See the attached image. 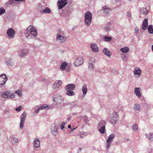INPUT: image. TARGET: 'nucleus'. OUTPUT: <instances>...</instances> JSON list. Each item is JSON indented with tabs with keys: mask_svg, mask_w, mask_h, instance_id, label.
I'll return each instance as SVG.
<instances>
[{
	"mask_svg": "<svg viewBox=\"0 0 153 153\" xmlns=\"http://www.w3.org/2000/svg\"><path fill=\"white\" fill-rule=\"evenodd\" d=\"M25 34L27 38L30 39L35 37L37 35L36 29L34 26L29 25L27 28Z\"/></svg>",
	"mask_w": 153,
	"mask_h": 153,
	"instance_id": "nucleus-1",
	"label": "nucleus"
},
{
	"mask_svg": "<svg viewBox=\"0 0 153 153\" xmlns=\"http://www.w3.org/2000/svg\"><path fill=\"white\" fill-rule=\"evenodd\" d=\"M92 14L89 11L85 13V23L86 25H89L91 23Z\"/></svg>",
	"mask_w": 153,
	"mask_h": 153,
	"instance_id": "nucleus-2",
	"label": "nucleus"
},
{
	"mask_svg": "<svg viewBox=\"0 0 153 153\" xmlns=\"http://www.w3.org/2000/svg\"><path fill=\"white\" fill-rule=\"evenodd\" d=\"M53 99V101L56 102L57 104L62 103L64 100V98L62 96L57 95H54Z\"/></svg>",
	"mask_w": 153,
	"mask_h": 153,
	"instance_id": "nucleus-3",
	"label": "nucleus"
},
{
	"mask_svg": "<svg viewBox=\"0 0 153 153\" xmlns=\"http://www.w3.org/2000/svg\"><path fill=\"white\" fill-rule=\"evenodd\" d=\"M2 96L5 98H13L15 96V93H12L9 91H6L2 94Z\"/></svg>",
	"mask_w": 153,
	"mask_h": 153,
	"instance_id": "nucleus-4",
	"label": "nucleus"
},
{
	"mask_svg": "<svg viewBox=\"0 0 153 153\" xmlns=\"http://www.w3.org/2000/svg\"><path fill=\"white\" fill-rule=\"evenodd\" d=\"M8 80L7 76L4 74L0 75V87H2Z\"/></svg>",
	"mask_w": 153,
	"mask_h": 153,
	"instance_id": "nucleus-5",
	"label": "nucleus"
},
{
	"mask_svg": "<svg viewBox=\"0 0 153 153\" xmlns=\"http://www.w3.org/2000/svg\"><path fill=\"white\" fill-rule=\"evenodd\" d=\"M66 37L57 33L56 36V40L59 43H63L65 42Z\"/></svg>",
	"mask_w": 153,
	"mask_h": 153,
	"instance_id": "nucleus-6",
	"label": "nucleus"
},
{
	"mask_svg": "<svg viewBox=\"0 0 153 153\" xmlns=\"http://www.w3.org/2000/svg\"><path fill=\"white\" fill-rule=\"evenodd\" d=\"M67 0H59L57 4L59 9H62L67 4Z\"/></svg>",
	"mask_w": 153,
	"mask_h": 153,
	"instance_id": "nucleus-7",
	"label": "nucleus"
},
{
	"mask_svg": "<svg viewBox=\"0 0 153 153\" xmlns=\"http://www.w3.org/2000/svg\"><path fill=\"white\" fill-rule=\"evenodd\" d=\"M118 114L116 112H114L111 115V117L112 118L111 120V123L113 124L116 123L118 121Z\"/></svg>",
	"mask_w": 153,
	"mask_h": 153,
	"instance_id": "nucleus-8",
	"label": "nucleus"
},
{
	"mask_svg": "<svg viewBox=\"0 0 153 153\" xmlns=\"http://www.w3.org/2000/svg\"><path fill=\"white\" fill-rule=\"evenodd\" d=\"M28 53V50L27 49H23L20 50L18 52V54L21 57L25 56L27 55Z\"/></svg>",
	"mask_w": 153,
	"mask_h": 153,
	"instance_id": "nucleus-9",
	"label": "nucleus"
},
{
	"mask_svg": "<svg viewBox=\"0 0 153 153\" xmlns=\"http://www.w3.org/2000/svg\"><path fill=\"white\" fill-rule=\"evenodd\" d=\"M7 33L10 38H13L15 36V33L13 29L10 28L7 30Z\"/></svg>",
	"mask_w": 153,
	"mask_h": 153,
	"instance_id": "nucleus-10",
	"label": "nucleus"
},
{
	"mask_svg": "<svg viewBox=\"0 0 153 153\" xmlns=\"http://www.w3.org/2000/svg\"><path fill=\"white\" fill-rule=\"evenodd\" d=\"M75 88V85L73 84H68L65 87V91H73Z\"/></svg>",
	"mask_w": 153,
	"mask_h": 153,
	"instance_id": "nucleus-11",
	"label": "nucleus"
},
{
	"mask_svg": "<svg viewBox=\"0 0 153 153\" xmlns=\"http://www.w3.org/2000/svg\"><path fill=\"white\" fill-rule=\"evenodd\" d=\"M62 84V82L60 80H56L52 86L53 89H56L59 87Z\"/></svg>",
	"mask_w": 153,
	"mask_h": 153,
	"instance_id": "nucleus-12",
	"label": "nucleus"
},
{
	"mask_svg": "<svg viewBox=\"0 0 153 153\" xmlns=\"http://www.w3.org/2000/svg\"><path fill=\"white\" fill-rule=\"evenodd\" d=\"M148 26V19L146 18L145 19L143 22L142 26V29L143 30L146 29Z\"/></svg>",
	"mask_w": 153,
	"mask_h": 153,
	"instance_id": "nucleus-13",
	"label": "nucleus"
},
{
	"mask_svg": "<svg viewBox=\"0 0 153 153\" xmlns=\"http://www.w3.org/2000/svg\"><path fill=\"white\" fill-rule=\"evenodd\" d=\"M140 89L139 88H134V93L138 97L140 98L141 96L140 93Z\"/></svg>",
	"mask_w": 153,
	"mask_h": 153,
	"instance_id": "nucleus-14",
	"label": "nucleus"
},
{
	"mask_svg": "<svg viewBox=\"0 0 153 153\" xmlns=\"http://www.w3.org/2000/svg\"><path fill=\"white\" fill-rule=\"evenodd\" d=\"M40 145V141L37 138H36L34 140L33 147L38 148Z\"/></svg>",
	"mask_w": 153,
	"mask_h": 153,
	"instance_id": "nucleus-15",
	"label": "nucleus"
},
{
	"mask_svg": "<svg viewBox=\"0 0 153 153\" xmlns=\"http://www.w3.org/2000/svg\"><path fill=\"white\" fill-rule=\"evenodd\" d=\"M88 91V89L87 88V85L84 84L82 88V91L83 92L82 97H84L86 94L87 92Z\"/></svg>",
	"mask_w": 153,
	"mask_h": 153,
	"instance_id": "nucleus-16",
	"label": "nucleus"
},
{
	"mask_svg": "<svg viewBox=\"0 0 153 153\" xmlns=\"http://www.w3.org/2000/svg\"><path fill=\"white\" fill-rule=\"evenodd\" d=\"M91 48L92 51L95 52H97L99 51V49L97 45L96 44H92L91 45Z\"/></svg>",
	"mask_w": 153,
	"mask_h": 153,
	"instance_id": "nucleus-17",
	"label": "nucleus"
},
{
	"mask_svg": "<svg viewBox=\"0 0 153 153\" xmlns=\"http://www.w3.org/2000/svg\"><path fill=\"white\" fill-rule=\"evenodd\" d=\"M141 73V70L138 67L136 68L134 71V74L138 75L139 76H140Z\"/></svg>",
	"mask_w": 153,
	"mask_h": 153,
	"instance_id": "nucleus-18",
	"label": "nucleus"
},
{
	"mask_svg": "<svg viewBox=\"0 0 153 153\" xmlns=\"http://www.w3.org/2000/svg\"><path fill=\"white\" fill-rule=\"evenodd\" d=\"M83 63V59L82 57H79L77 59V66L82 65Z\"/></svg>",
	"mask_w": 153,
	"mask_h": 153,
	"instance_id": "nucleus-19",
	"label": "nucleus"
},
{
	"mask_svg": "<svg viewBox=\"0 0 153 153\" xmlns=\"http://www.w3.org/2000/svg\"><path fill=\"white\" fill-rule=\"evenodd\" d=\"M48 105H43L39 107L37 110L35 112L36 113H37L41 110H42L44 109H47L48 108Z\"/></svg>",
	"mask_w": 153,
	"mask_h": 153,
	"instance_id": "nucleus-20",
	"label": "nucleus"
},
{
	"mask_svg": "<svg viewBox=\"0 0 153 153\" xmlns=\"http://www.w3.org/2000/svg\"><path fill=\"white\" fill-rule=\"evenodd\" d=\"M120 51L124 53H127L128 52L129 50V48L128 47H125L121 48L120 49Z\"/></svg>",
	"mask_w": 153,
	"mask_h": 153,
	"instance_id": "nucleus-21",
	"label": "nucleus"
},
{
	"mask_svg": "<svg viewBox=\"0 0 153 153\" xmlns=\"http://www.w3.org/2000/svg\"><path fill=\"white\" fill-rule=\"evenodd\" d=\"M27 114L25 112H24L21 116V121L25 122L26 117Z\"/></svg>",
	"mask_w": 153,
	"mask_h": 153,
	"instance_id": "nucleus-22",
	"label": "nucleus"
},
{
	"mask_svg": "<svg viewBox=\"0 0 153 153\" xmlns=\"http://www.w3.org/2000/svg\"><path fill=\"white\" fill-rule=\"evenodd\" d=\"M103 52L105 55L108 56L110 57L111 55V53L108 50L107 48H104Z\"/></svg>",
	"mask_w": 153,
	"mask_h": 153,
	"instance_id": "nucleus-23",
	"label": "nucleus"
},
{
	"mask_svg": "<svg viewBox=\"0 0 153 153\" xmlns=\"http://www.w3.org/2000/svg\"><path fill=\"white\" fill-rule=\"evenodd\" d=\"M6 62L7 65L8 66H12L14 64V63L11 59H7L6 61Z\"/></svg>",
	"mask_w": 153,
	"mask_h": 153,
	"instance_id": "nucleus-24",
	"label": "nucleus"
},
{
	"mask_svg": "<svg viewBox=\"0 0 153 153\" xmlns=\"http://www.w3.org/2000/svg\"><path fill=\"white\" fill-rule=\"evenodd\" d=\"M66 94L69 96H74L75 95V94L74 92H73V91H66Z\"/></svg>",
	"mask_w": 153,
	"mask_h": 153,
	"instance_id": "nucleus-25",
	"label": "nucleus"
},
{
	"mask_svg": "<svg viewBox=\"0 0 153 153\" xmlns=\"http://www.w3.org/2000/svg\"><path fill=\"white\" fill-rule=\"evenodd\" d=\"M103 9L104 10V13L105 14H108L109 13L111 12L110 9L105 6H104L102 7Z\"/></svg>",
	"mask_w": 153,
	"mask_h": 153,
	"instance_id": "nucleus-26",
	"label": "nucleus"
},
{
	"mask_svg": "<svg viewBox=\"0 0 153 153\" xmlns=\"http://www.w3.org/2000/svg\"><path fill=\"white\" fill-rule=\"evenodd\" d=\"M15 0H9L6 3V5L7 6H8L10 5H13L15 3Z\"/></svg>",
	"mask_w": 153,
	"mask_h": 153,
	"instance_id": "nucleus-27",
	"label": "nucleus"
},
{
	"mask_svg": "<svg viewBox=\"0 0 153 153\" xmlns=\"http://www.w3.org/2000/svg\"><path fill=\"white\" fill-rule=\"evenodd\" d=\"M67 63L65 62H64L63 63H62V64L60 65V69L62 70H64L65 69V67L67 66Z\"/></svg>",
	"mask_w": 153,
	"mask_h": 153,
	"instance_id": "nucleus-28",
	"label": "nucleus"
},
{
	"mask_svg": "<svg viewBox=\"0 0 153 153\" xmlns=\"http://www.w3.org/2000/svg\"><path fill=\"white\" fill-rule=\"evenodd\" d=\"M148 32L151 34L153 33V27L152 25H150L148 28Z\"/></svg>",
	"mask_w": 153,
	"mask_h": 153,
	"instance_id": "nucleus-29",
	"label": "nucleus"
},
{
	"mask_svg": "<svg viewBox=\"0 0 153 153\" xmlns=\"http://www.w3.org/2000/svg\"><path fill=\"white\" fill-rule=\"evenodd\" d=\"M42 13H50L51 11L48 7H46L45 10H42L41 11Z\"/></svg>",
	"mask_w": 153,
	"mask_h": 153,
	"instance_id": "nucleus-30",
	"label": "nucleus"
},
{
	"mask_svg": "<svg viewBox=\"0 0 153 153\" xmlns=\"http://www.w3.org/2000/svg\"><path fill=\"white\" fill-rule=\"evenodd\" d=\"M114 137V135L113 134H110L108 137V139L107 140L109 141L112 142Z\"/></svg>",
	"mask_w": 153,
	"mask_h": 153,
	"instance_id": "nucleus-31",
	"label": "nucleus"
},
{
	"mask_svg": "<svg viewBox=\"0 0 153 153\" xmlns=\"http://www.w3.org/2000/svg\"><path fill=\"white\" fill-rule=\"evenodd\" d=\"M99 131L102 134L104 133L105 131V126H103L99 129Z\"/></svg>",
	"mask_w": 153,
	"mask_h": 153,
	"instance_id": "nucleus-32",
	"label": "nucleus"
},
{
	"mask_svg": "<svg viewBox=\"0 0 153 153\" xmlns=\"http://www.w3.org/2000/svg\"><path fill=\"white\" fill-rule=\"evenodd\" d=\"M18 141V139L16 138H13L11 140V142L13 144H15Z\"/></svg>",
	"mask_w": 153,
	"mask_h": 153,
	"instance_id": "nucleus-33",
	"label": "nucleus"
},
{
	"mask_svg": "<svg viewBox=\"0 0 153 153\" xmlns=\"http://www.w3.org/2000/svg\"><path fill=\"white\" fill-rule=\"evenodd\" d=\"M112 142L109 141L107 140L106 143V148L107 149H109L110 147V146L111 143Z\"/></svg>",
	"mask_w": 153,
	"mask_h": 153,
	"instance_id": "nucleus-34",
	"label": "nucleus"
},
{
	"mask_svg": "<svg viewBox=\"0 0 153 153\" xmlns=\"http://www.w3.org/2000/svg\"><path fill=\"white\" fill-rule=\"evenodd\" d=\"M141 11L143 14L146 15L148 13V11L146 8L142 9L141 10Z\"/></svg>",
	"mask_w": 153,
	"mask_h": 153,
	"instance_id": "nucleus-35",
	"label": "nucleus"
},
{
	"mask_svg": "<svg viewBox=\"0 0 153 153\" xmlns=\"http://www.w3.org/2000/svg\"><path fill=\"white\" fill-rule=\"evenodd\" d=\"M140 108V105L137 104H135L134 106V108L135 110H139Z\"/></svg>",
	"mask_w": 153,
	"mask_h": 153,
	"instance_id": "nucleus-36",
	"label": "nucleus"
},
{
	"mask_svg": "<svg viewBox=\"0 0 153 153\" xmlns=\"http://www.w3.org/2000/svg\"><path fill=\"white\" fill-rule=\"evenodd\" d=\"M58 128H57L56 126H55L54 130L52 131V134L54 135H55L57 134L58 132Z\"/></svg>",
	"mask_w": 153,
	"mask_h": 153,
	"instance_id": "nucleus-37",
	"label": "nucleus"
},
{
	"mask_svg": "<svg viewBox=\"0 0 153 153\" xmlns=\"http://www.w3.org/2000/svg\"><path fill=\"white\" fill-rule=\"evenodd\" d=\"M15 93L17 94L20 97H21L22 95V93L21 90H18L15 92Z\"/></svg>",
	"mask_w": 153,
	"mask_h": 153,
	"instance_id": "nucleus-38",
	"label": "nucleus"
},
{
	"mask_svg": "<svg viewBox=\"0 0 153 153\" xmlns=\"http://www.w3.org/2000/svg\"><path fill=\"white\" fill-rule=\"evenodd\" d=\"M104 39L105 41L108 42L110 41L111 39V37H110L105 36V37Z\"/></svg>",
	"mask_w": 153,
	"mask_h": 153,
	"instance_id": "nucleus-39",
	"label": "nucleus"
},
{
	"mask_svg": "<svg viewBox=\"0 0 153 153\" xmlns=\"http://www.w3.org/2000/svg\"><path fill=\"white\" fill-rule=\"evenodd\" d=\"M111 25V23H108L107 25V26L105 27V29L106 31H107L110 30L109 28V27Z\"/></svg>",
	"mask_w": 153,
	"mask_h": 153,
	"instance_id": "nucleus-40",
	"label": "nucleus"
},
{
	"mask_svg": "<svg viewBox=\"0 0 153 153\" xmlns=\"http://www.w3.org/2000/svg\"><path fill=\"white\" fill-rule=\"evenodd\" d=\"M132 128L134 131H136L138 129L137 126L136 125H134L132 126Z\"/></svg>",
	"mask_w": 153,
	"mask_h": 153,
	"instance_id": "nucleus-41",
	"label": "nucleus"
},
{
	"mask_svg": "<svg viewBox=\"0 0 153 153\" xmlns=\"http://www.w3.org/2000/svg\"><path fill=\"white\" fill-rule=\"evenodd\" d=\"M5 10L3 8H1L0 9V15L4 14L5 12Z\"/></svg>",
	"mask_w": 153,
	"mask_h": 153,
	"instance_id": "nucleus-42",
	"label": "nucleus"
},
{
	"mask_svg": "<svg viewBox=\"0 0 153 153\" xmlns=\"http://www.w3.org/2000/svg\"><path fill=\"white\" fill-rule=\"evenodd\" d=\"M83 119L84 120V122L85 123H87L88 121V118L86 116H84L83 117Z\"/></svg>",
	"mask_w": 153,
	"mask_h": 153,
	"instance_id": "nucleus-43",
	"label": "nucleus"
},
{
	"mask_svg": "<svg viewBox=\"0 0 153 153\" xmlns=\"http://www.w3.org/2000/svg\"><path fill=\"white\" fill-rule=\"evenodd\" d=\"M65 124V123L64 122H63L62 123L60 126V128L62 130L64 128V126Z\"/></svg>",
	"mask_w": 153,
	"mask_h": 153,
	"instance_id": "nucleus-44",
	"label": "nucleus"
},
{
	"mask_svg": "<svg viewBox=\"0 0 153 153\" xmlns=\"http://www.w3.org/2000/svg\"><path fill=\"white\" fill-rule=\"evenodd\" d=\"M148 138L151 140H153V134H149V136H148Z\"/></svg>",
	"mask_w": 153,
	"mask_h": 153,
	"instance_id": "nucleus-45",
	"label": "nucleus"
},
{
	"mask_svg": "<svg viewBox=\"0 0 153 153\" xmlns=\"http://www.w3.org/2000/svg\"><path fill=\"white\" fill-rule=\"evenodd\" d=\"M24 123V122L21 121H20V127L21 129H22L23 127Z\"/></svg>",
	"mask_w": 153,
	"mask_h": 153,
	"instance_id": "nucleus-46",
	"label": "nucleus"
},
{
	"mask_svg": "<svg viewBox=\"0 0 153 153\" xmlns=\"http://www.w3.org/2000/svg\"><path fill=\"white\" fill-rule=\"evenodd\" d=\"M89 68L90 70H92L94 68L93 65L92 64H89Z\"/></svg>",
	"mask_w": 153,
	"mask_h": 153,
	"instance_id": "nucleus-47",
	"label": "nucleus"
},
{
	"mask_svg": "<svg viewBox=\"0 0 153 153\" xmlns=\"http://www.w3.org/2000/svg\"><path fill=\"white\" fill-rule=\"evenodd\" d=\"M22 109V107L21 106H19V107L17 108H16V110L17 111H20Z\"/></svg>",
	"mask_w": 153,
	"mask_h": 153,
	"instance_id": "nucleus-48",
	"label": "nucleus"
},
{
	"mask_svg": "<svg viewBox=\"0 0 153 153\" xmlns=\"http://www.w3.org/2000/svg\"><path fill=\"white\" fill-rule=\"evenodd\" d=\"M76 128H73L71 129L70 130V132H73L75 129H76Z\"/></svg>",
	"mask_w": 153,
	"mask_h": 153,
	"instance_id": "nucleus-49",
	"label": "nucleus"
},
{
	"mask_svg": "<svg viewBox=\"0 0 153 153\" xmlns=\"http://www.w3.org/2000/svg\"><path fill=\"white\" fill-rule=\"evenodd\" d=\"M15 1H24L25 0H15Z\"/></svg>",
	"mask_w": 153,
	"mask_h": 153,
	"instance_id": "nucleus-50",
	"label": "nucleus"
},
{
	"mask_svg": "<svg viewBox=\"0 0 153 153\" xmlns=\"http://www.w3.org/2000/svg\"><path fill=\"white\" fill-rule=\"evenodd\" d=\"M71 126L70 125H68V128H71Z\"/></svg>",
	"mask_w": 153,
	"mask_h": 153,
	"instance_id": "nucleus-51",
	"label": "nucleus"
},
{
	"mask_svg": "<svg viewBox=\"0 0 153 153\" xmlns=\"http://www.w3.org/2000/svg\"><path fill=\"white\" fill-rule=\"evenodd\" d=\"M71 118L70 117H68V121H70V120H71Z\"/></svg>",
	"mask_w": 153,
	"mask_h": 153,
	"instance_id": "nucleus-52",
	"label": "nucleus"
},
{
	"mask_svg": "<svg viewBox=\"0 0 153 153\" xmlns=\"http://www.w3.org/2000/svg\"><path fill=\"white\" fill-rule=\"evenodd\" d=\"M135 30V32L136 33H138V30H137V29H136Z\"/></svg>",
	"mask_w": 153,
	"mask_h": 153,
	"instance_id": "nucleus-53",
	"label": "nucleus"
},
{
	"mask_svg": "<svg viewBox=\"0 0 153 153\" xmlns=\"http://www.w3.org/2000/svg\"><path fill=\"white\" fill-rule=\"evenodd\" d=\"M45 78H43V79H42V81H45Z\"/></svg>",
	"mask_w": 153,
	"mask_h": 153,
	"instance_id": "nucleus-54",
	"label": "nucleus"
},
{
	"mask_svg": "<svg viewBox=\"0 0 153 153\" xmlns=\"http://www.w3.org/2000/svg\"><path fill=\"white\" fill-rule=\"evenodd\" d=\"M79 151H81V150H82V149H81V148H79Z\"/></svg>",
	"mask_w": 153,
	"mask_h": 153,
	"instance_id": "nucleus-55",
	"label": "nucleus"
},
{
	"mask_svg": "<svg viewBox=\"0 0 153 153\" xmlns=\"http://www.w3.org/2000/svg\"><path fill=\"white\" fill-rule=\"evenodd\" d=\"M152 50L153 51V45H152Z\"/></svg>",
	"mask_w": 153,
	"mask_h": 153,
	"instance_id": "nucleus-56",
	"label": "nucleus"
},
{
	"mask_svg": "<svg viewBox=\"0 0 153 153\" xmlns=\"http://www.w3.org/2000/svg\"><path fill=\"white\" fill-rule=\"evenodd\" d=\"M74 64H75V66H76V64H75V62H74Z\"/></svg>",
	"mask_w": 153,
	"mask_h": 153,
	"instance_id": "nucleus-57",
	"label": "nucleus"
},
{
	"mask_svg": "<svg viewBox=\"0 0 153 153\" xmlns=\"http://www.w3.org/2000/svg\"><path fill=\"white\" fill-rule=\"evenodd\" d=\"M80 137L81 138H82V136H80Z\"/></svg>",
	"mask_w": 153,
	"mask_h": 153,
	"instance_id": "nucleus-58",
	"label": "nucleus"
},
{
	"mask_svg": "<svg viewBox=\"0 0 153 153\" xmlns=\"http://www.w3.org/2000/svg\"><path fill=\"white\" fill-rule=\"evenodd\" d=\"M130 17H131V15H130Z\"/></svg>",
	"mask_w": 153,
	"mask_h": 153,
	"instance_id": "nucleus-59",
	"label": "nucleus"
}]
</instances>
